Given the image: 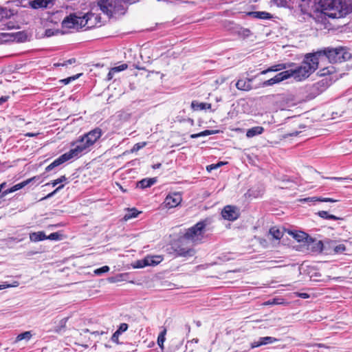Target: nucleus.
Returning a JSON list of instances; mask_svg holds the SVG:
<instances>
[{
	"label": "nucleus",
	"instance_id": "1",
	"mask_svg": "<svg viewBox=\"0 0 352 352\" xmlns=\"http://www.w3.org/2000/svg\"><path fill=\"white\" fill-rule=\"evenodd\" d=\"M319 8L332 19L346 16L352 12V4L344 0H317Z\"/></svg>",
	"mask_w": 352,
	"mask_h": 352
},
{
	"label": "nucleus",
	"instance_id": "2",
	"mask_svg": "<svg viewBox=\"0 0 352 352\" xmlns=\"http://www.w3.org/2000/svg\"><path fill=\"white\" fill-rule=\"evenodd\" d=\"M318 64L319 60L317 54L307 55L299 67L294 69H288L291 74L290 78L293 77L297 81L304 80L318 69Z\"/></svg>",
	"mask_w": 352,
	"mask_h": 352
},
{
	"label": "nucleus",
	"instance_id": "3",
	"mask_svg": "<svg viewBox=\"0 0 352 352\" xmlns=\"http://www.w3.org/2000/svg\"><path fill=\"white\" fill-rule=\"evenodd\" d=\"M209 222L210 221L207 218L198 221L186 230L183 239L190 241L194 244L200 243L204 239L206 228Z\"/></svg>",
	"mask_w": 352,
	"mask_h": 352
},
{
	"label": "nucleus",
	"instance_id": "4",
	"mask_svg": "<svg viewBox=\"0 0 352 352\" xmlns=\"http://www.w3.org/2000/svg\"><path fill=\"white\" fill-rule=\"evenodd\" d=\"M98 5L102 12L109 17L115 14H124L126 10L125 0H100Z\"/></svg>",
	"mask_w": 352,
	"mask_h": 352
},
{
	"label": "nucleus",
	"instance_id": "5",
	"mask_svg": "<svg viewBox=\"0 0 352 352\" xmlns=\"http://www.w3.org/2000/svg\"><path fill=\"white\" fill-rule=\"evenodd\" d=\"M102 135V130L97 127L89 133L85 134L78 140V144L74 148L76 152L80 154L94 145Z\"/></svg>",
	"mask_w": 352,
	"mask_h": 352
},
{
	"label": "nucleus",
	"instance_id": "6",
	"mask_svg": "<svg viewBox=\"0 0 352 352\" xmlns=\"http://www.w3.org/2000/svg\"><path fill=\"white\" fill-rule=\"evenodd\" d=\"M315 54H317L318 58L321 56H325L330 63H333L344 61L346 59V56H348L346 49L342 47L327 48L323 51L318 52Z\"/></svg>",
	"mask_w": 352,
	"mask_h": 352
},
{
	"label": "nucleus",
	"instance_id": "7",
	"mask_svg": "<svg viewBox=\"0 0 352 352\" xmlns=\"http://www.w3.org/2000/svg\"><path fill=\"white\" fill-rule=\"evenodd\" d=\"M79 156L78 153L74 148L70 149L68 152L61 155L60 157L54 160L50 164H49L45 170L46 171H50L54 168L56 166H60L64 162L69 161L74 157H78Z\"/></svg>",
	"mask_w": 352,
	"mask_h": 352
},
{
	"label": "nucleus",
	"instance_id": "8",
	"mask_svg": "<svg viewBox=\"0 0 352 352\" xmlns=\"http://www.w3.org/2000/svg\"><path fill=\"white\" fill-rule=\"evenodd\" d=\"M83 20L82 16H78L76 14H70L62 21V28L64 29L81 28Z\"/></svg>",
	"mask_w": 352,
	"mask_h": 352
},
{
	"label": "nucleus",
	"instance_id": "9",
	"mask_svg": "<svg viewBox=\"0 0 352 352\" xmlns=\"http://www.w3.org/2000/svg\"><path fill=\"white\" fill-rule=\"evenodd\" d=\"M173 251L177 256L190 257L195 255V250L187 246L183 240H180L173 247Z\"/></svg>",
	"mask_w": 352,
	"mask_h": 352
},
{
	"label": "nucleus",
	"instance_id": "10",
	"mask_svg": "<svg viewBox=\"0 0 352 352\" xmlns=\"http://www.w3.org/2000/svg\"><path fill=\"white\" fill-rule=\"evenodd\" d=\"M82 19H84L82 26L85 27L87 29L101 25V17L98 14L88 12L82 16Z\"/></svg>",
	"mask_w": 352,
	"mask_h": 352
},
{
	"label": "nucleus",
	"instance_id": "11",
	"mask_svg": "<svg viewBox=\"0 0 352 352\" xmlns=\"http://www.w3.org/2000/svg\"><path fill=\"white\" fill-rule=\"evenodd\" d=\"M221 215L224 219L234 221L239 217L240 213L236 206L228 205L223 208Z\"/></svg>",
	"mask_w": 352,
	"mask_h": 352
},
{
	"label": "nucleus",
	"instance_id": "12",
	"mask_svg": "<svg viewBox=\"0 0 352 352\" xmlns=\"http://www.w3.org/2000/svg\"><path fill=\"white\" fill-rule=\"evenodd\" d=\"M182 201V195L179 192H173L168 194L164 201V204L167 208H173L178 205Z\"/></svg>",
	"mask_w": 352,
	"mask_h": 352
},
{
	"label": "nucleus",
	"instance_id": "13",
	"mask_svg": "<svg viewBox=\"0 0 352 352\" xmlns=\"http://www.w3.org/2000/svg\"><path fill=\"white\" fill-rule=\"evenodd\" d=\"M37 178H38V177L35 176V177L29 178L26 180H24L21 183L16 184L14 185L12 187L8 188L6 190H4L3 191L0 190V198H3L8 194L14 192L16 190H19L23 188V187H25V186H27L28 184L31 183L32 181L36 180Z\"/></svg>",
	"mask_w": 352,
	"mask_h": 352
},
{
	"label": "nucleus",
	"instance_id": "14",
	"mask_svg": "<svg viewBox=\"0 0 352 352\" xmlns=\"http://www.w3.org/2000/svg\"><path fill=\"white\" fill-rule=\"evenodd\" d=\"M55 0H31L28 2L30 8L34 10L50 8L54 5Z\"/></svg>",
	"mask_w": 352,
	"mask_h": 352
},
{
	"label": "nucleus",
	"instance_id": "15",
	"mask_svg": "<svg viewBox=\"0 0 352 352\" xmlns=\"http://www.w3.org/2000/svg\"><path fill=\"white\" fill-rule=\"evenodd\" d=\"M311 17H312L314 19L316 23H320L324 25L327 24L328 17L327 13H326L325 11L322 10L321 9L320 10H318L317 9L314 12V14H311Z\"/></svg>",
	"mask_w": 352,
	"mask_h": 352
},
{
	"label": "nucleus",
	"instance_id": "16",
	"mask_svg": "<svg viewBox=\"0 0 352 352\" xmlns=\"http://www.w3.org/2000/svg\"><path fill=\"white\" fill-rule=\"evenodd\" d=\"M314 3L312 0H301L299 8L302 14L311 16V10L313 9Z\"/></svg>",
	"mask_w": 352,
	"mask_h": 352
},
{
	"label": "nucleus",
	"instance_id": "17",
	"mask_svg": "<svg viewBox=\"0 0 352 352\" xmlns=\"http://www.w3.org/2000/svg\"><path fill=\"white\" fill-rule=\"evenodd\" d=\"M162 260L163 258L161 256H147L142 261L143 265H140V267L154 266L161 263Z\"/></svg>",
	"mask_w": 352,
	"mask_h": 352
},
{
	"label": "nucleus",
	"instance_id": "18",
	"mask_svg": "<svg viewBox=\"0 0 352 352\" xmlns=\"http://www.w3.org/2000/svg\"><path fill=\"white\" fill-rule=\"evenodd\" d=\"M252 78L239 79L236 83V87L241 91H248L252 89L251 82Z\"/></svg>",
	"mask_w": 352,
	"mask_h": 352
},
{
	"label": "nucleus",
	"instance_id": "19",
	"mask_svg": "<svg viewBox=\"0 0 352 352\" xmlns=\"http://www.w3.org/2000/svg\"><path fill=\"white\" fill-rule=\"evenodd\" d=\"M248 14L253 18L260 19H271L272 18V15L265 11L250 12Z\"/></svg>",
	"mask_w": 352,
	"mask_h": 352
},
{
	"label": "nucleus",
	"instance_id": "20",
	"mask_svg": "<svg viewBox=\"0 0 352 352\" xmlns=\"http://www.w3.org/2000/svg\"><path fill=\"white\" fill-rule=\"evenodd\" d=\"M191 108L193 110H204V109L210 110L212 108V104L210 103L198 102L196 100H193L191 102Z\"/></svg>",
	"mask_w": 352,
	"mask_h": 352
},
{
	"label": "nucleus",
	"instance_id": "21",
	"mask_svg": "<svg viewBox=\"0 0 352 352\" xmlns=\"http://www.w3.org/2000/svg\"><path fill=\"white\" fill-rule=\"evenodd\" d=\"M264 132L263 126H256L249 129L246 132V137L248 138H253L256 135H261Z\"/></svg>",
	"mask_w": 352,
	"mask_h": 352
},
{
	"label": "nucleus",
	"instance_id": "22",
	"mask_svg": "<svg viewBox=\"0 0 352 352\" xmlns=\"http://www.w3.org/2000/svg\"><path fill=\"white\" fill-rule=\"evenodd\" d=\"M156 182H157V179L155 177H153V178H144V179L140 180L138 183L137 186L140 187V188L144 189V188H146L151 187L154 184H155Z\"/></svg>",
	"mask_w": 352,
	"mask_h": 352
},
{
	"label": "nucleus",
	"instance_id": "23",
	"mask_svg": "<svg viewBox=\"0 0 352 352\" xmlns=\"http://www.w3.org/2000/svg\"><path fill=\"white\" fill-rule=\"evenodd\" d=\"M275 341H276V339L273 337L267 336V337L261 338L259 339L258 342L254 343V344L252 345V347L253 348L258 347L261 345L271 344V343L274 342Z\"/></svg>",
	"mask_w": 352,
	"mask_h": 352
},
{
	"label": "nucleus",
	"instance_id": "24",
	"mask_svg": "<svg viewBox=\"0 0 352 352\" xmlns=\"http://www.w3.org/2000/svg\"><path fill=\"white\" fill-rule=\"evenodd\" d=\"M30 239L32 241L38 242L47 239V236L43 231L32 232L30 234Z\"/></svg>",
	"mask_w": 352,
	"mask_h": 352
},
{
	"label": "nucleus",
	"instance_id": "25",
	"mask_svg": "<svg viewBox=\"0 0 352 352\" xmlns=\"http://www.w3.org/2000/svg\"><path fill=\"white\" fill-rule=\"evenodd\" d=\"M290 74L288 70H285L277 74L275 76L273 77L275 83H279L285 80H287L290 78Z\"/></svg>",
	"mask_w": 352,
	"mask_h": 352
},
{
	"label": "nucleus",
	"instance_id": "26",
	"mask_svg": "<svg viewBox=\"0 0 352 352\" xmlns=\"http://www.w3.org/2000/svg\"><path fill=\"white\" fill-rule=\"evenodd\" d=\"M141 212L138 211L136 208H128L126 213L124 214L123 219L128 221L131 219L135 218Z\"/></svg>",
	"mask_w": 352,
	"mask_h": 352
},
{
	"label": "nucleus",
	"instance_id": "27",
	"mask_svg": "<svg viewBox=\"0 0 352 352\" xmlns=\"http://www.w3.org/2000/svg\"><path fill=\"white\" fill-rule=\"evenodd\" d=\"M302 201H321V202H335L336 200H334L332 198L329 197H307L303 199H301Z\"/></svg>",
	"mask_w": 352,
	"mask_h": 352
},
{
	"label": "nucleus",
	"instance_id": "28",
	"mask_svg": "<svg viewBox=\"0 0 352 352\" xmlns=\"http://www.w3.org/2000/svg\"><path fill=\"white\" fill-rule=\"evenodd\" d=\"M32 337V332L30 331H25L23 333H21L19 334L14 340V343H17L23 340H25L26 341L30 340Z\"/></svg>",
	"mask_w": 352,
	"mask_h": 352
},
{
	"label": "nucleus",
	"instance_id": "29",
	"mask_svg": "<svg viewBox=\"0 0 352 352\" xmlns=\"http://www.w3.org/2000/svg\"><path fill=\"white\" fill-rule=\"evenodd\" d=\"M167 330L165 327H164L163 330L160 332L157 337V344L158 346L163 349H164V343L165 342V336L166 334Z\"/></svg>",
	"mask_w": 352,
	"mask_h": 352
},
{
	"label": "nucleus",
	"instance_id": "30",
	"mask_svg": "<svg viewBox=\"0 0 352 352\" xmlns=\"http://www.w3.org/2000/svg\"><path fill=\"white\" fill-rule=\"evenodd\" d=\"M13 15L11 10L0 7V21L3 19H8Z\"/></svg>",
	"mask_w": 352,
	"mask_h": 352
},
{
	"label": "nucleus",
	"instance_id": "31",
	"mask_svg": "<svg viewBox=\"0 0 352 352\" xmlns=\"http://www.w3.org/2000/svg\"><path fill=\"white\" fill-rule=\"evenodd\" d=\"M270 233L276 239H280L283 236V233L276 227L271 228Z\"/></svg>",
	"mask_w": 352,
	"mask_h": 352
},
{
	"label": "nucleus",
	"instance_id": "32",
	"mask_svg": "<svg viewBox=\"0 0 352 352\" xmlns=\"http://www.w3.org/2000/svg\"><path fill=\"white\" fill-rule=\"evenodd\" d=\"M323 249V243L320 241H314L311 250L314 252H320Z\"/></svg>",
	"mask_w": 352,
	"mask_h": 352
},
{
	"label": "nucleus",
	"instance_id": "33",
	"mask_svg": "<svg viewBox=\"0 0 352 352\" xmlns=\"http://www.w3.org/2000/svg\"><path fill=\"white\" fill-rule=\"evenodd\" d=\"M214 133V132L213 131L205 130L199 133H194V134L190 135V138L192 139H195V138H197L199 137L206 136V135H212Z\"/></svg>",
	"mask_w": 352,
	"mask_h": 352
},
{
	"label": "nucleus",
	"instance_id": "34",
	"mask_svg": "<svg viewBox=\"0 0 352 352\" xmlns=\"http://www.w3.org/2000/svg\"><path fill=\"white\" fill-rule=\"evenodd\" d=\"M81 75H82V74H78L76 75H74V76H70V77H68V78H66L64 79H61V80H60L59 82L63 83V85H67L69 82H71L72 81L78 79Z\"/></svg>",
	"mask_w": 352,
	"mask_h": 352
},
{
	"label": "nucleus",
	"instance_id": "35",
	"mask_svg": "<svg viewBox=\"0 0 352 352\" xmlns=\"http://www.w3.org/2000/svg\"><path fill=\"white\" fill-rule=\"evenodd\" d=\"M226 164L227 162H219L217 164H212L206 166V170L207 171L210 172L211 170L220 168L221 166Z\"/></svg>",
	"mask_w": 352,
	"mask_h": 352
},
{
	"label": "nucleus",
	"instance_id": "36",
	"mask_svg": "<svg viewBox=\"0 0 352 352\" xmlns=\"http://www.w3.org/2000/svg\"><path fill=\"white\" fill-rule=\"evenodd\" d=\"M66 180H67V177H65V175H62L59 178L52 181L50 183L46 184V186L52 184L53 186H55L58 184L65 182Z\"/></svg>",
	"mask_w": 352,
	"mask_h": 352
},
{
	"label": "nucleus",
	"instance_id": "37",
	"mask_svg": "<svg viewBox=\"0 0 352 352\" xmlns=\"http://www.w3.org/2000/svg\"><path fill=\"white\" fill-rule=\"evenodd\" d=\"M146 145V142H145L136 143L135 144H134V146L131 148V153L137 152L139 150H140L141 148H142L143 147H144Z\"/></svg>",
	"mask_w": 352,
	"mask_h": 352
},
{
	"label": "nucleus",
	"instance_id": "38",
	"mask_svg": "<svg viewBox=\"0 0 352 352\" xmlns=\"http://www.w3.org/2000/svg\"><path fill=\"white\" fill-rule=\"evenodd\" d=\"M128 68V65L126 63H123L119 66L112 67L113 72L115 73L124 71Z\"/></svg>",
	"mask_w": 352,
	"mask_h": 352
},
{
	"label": "nucleus",
	"instance_id": "39",
	"mask_svg": "<svg viewBox=\"0 0 352 352\" xmlns=\"http://www.w3.org/2000/svg\"><path fill=\"white\" fill-rule=\"evenodd\" d=\"M109 267L107 266V265H105V266H103L102 267H100L98 269H96L94 272L97 275H100L103 273H106L107 272H109Z\"/></svg>",
	"mask_w": 352,
	"mask_h": 352
},
{
	"label": "nucleus",
	"instance_id": "40",
	"mask_svg": "<svg viewBox=\"0 0 352 352\" xmlns=\"http://www.w3.org/2000/svg\"><path fill=\"white\" fill-rule=\"evenodd\" d=\"M47 239L57 241L60 239V234L58 232L51 233L49 236H47Z\"/></svg>",
	"mask_w": 352,
	"mask_h": 352
},
{
	"label": "nucleus",
	"instance_id": "41",
	"mask_svg": "<svg viewBox=\"0 0 352 352\" xmlns=\"http://www.w3.org/2000/svg\"><path fill=\"white\" fill-rule=\"evenodd\" d=\"M278 72V68L276 67V65H272V66L268 67L267 69L261 71L260 74L262 75H264V74H266L268 72Z\"/></svg>",
	"mask_w": 352,
	"mask_h": 352
},
{
	"label": "nucleus",
	"instance_id": "42",
	"mask_svg": "<svg viewBox=\"0 0 352 352\" xmlns=\"http://www.w3.org/2000/svg\"><path fill=\"white\" fill-rule=\"evenodd\" d=\"M121 335L120 333H119L117 330L113 333V334L112 335L111 338V340L113 342L116 343V344H118L119 343V337Z\"/></svg>",
	"mask_w": 352,
	"mask_h": 352
},
{
	"label": "nucleus",
	"instance_id": "43",
	"mask_svg": "<svg viewBox=\"0 0 352 352\" xmlns=\"http://www.w3.org/2000/svg\"><path fill=\"white\" fill-rule=\"evenodd\" d=\"M346 250V246L344 244H339L334 248L335 253H341Z\"/></svg>",
	"mask_w": 352,
	"mask_h": 352
},
{
	"label": "nucleus",
	"instance_id": "44",
	"mask_svg": "<svg viewBox=\"0 0 352 352\" xmlns=\"http://www.w3.org/2000/svg\"><path fill=\"white\" fill-rule=\"evenodd\" d=\"M333 67H325V68H323L321 71H320V75L321 76H324V75H327V74H331L333 73Z\"/></svg>",
	"mask_w": 352,
	"mask_h": 352
},
{
	"label": "nucleus",
	"instance_id": "45",
	"mask_svg": "<svg viewBox=\"0 0 352 352\" xmlns=\"http://www.w3.org/2000/svg\"><path fill=\"white\" fill-rule=\"evenodd\" d=\"M128 327L129 326L126 323H121L117 331L122 334L128 329Z\"/></svg>",
	"mask_w": 352,
	"mask_h": 352
},
{
	"label": "nucleus",
	"instance_id": "46",
	"mask_svg": "<svg viewBox=\"0 0 352 352\" xmlns=\"http://www.w3.org/2000/svg\"><path fill=\"white\" fill-rule=\"evenodd\" d=\"M276 84L275 82H274V80L273 78L269 79V80H267L264 82H262L261 84V86L263 87H268V86H272L273 85Z\"/></svg>",
	"mask_w": 352,
	"mask_h": 352
},
{
	"label": "nucleus",
	"instance_id": "47",
	"mask_svg": "<svg viewBox=\"0 0 352 352\" xmlns=\"http://www.w3.org/2000/svg\"><path fill=\"white\" fill-rule=\"evenodd\" d=\"M292 65H294V63H292L290 65H287V63H280V64H277L276 67L278 68V71H280V70L287 69L288 67H290Z\"/></svg>",
	"mask_w": 352,
	"mask_h": 352
},
{
	"label": "nucleus",
	"instance_id": "48",
	"mask_svg": "<svg viewBox=\"0 0 352 352\" xmlns=\"http://www.w3.org/2000/svg\"><path fill=\"white\" fill-rule=\"evenodd\" d=\"M318 214L320 217L322 218V219H329V214L328 213L327 211H324V210H322V211H319L318 212Z\"/></svg>",
	"mask_w": 352,
	"mask_h": 352
},
{
	"label": "nucleus",
	"instance_id": "49",
	"mask_svg": "<svg viewBox=\"0 0 352 352\" xmlns=\"http://www.w3.org/2000/svg\"><path fill=\"white\" fill-rule=\"evenodd\" d=\"M76 63V58H70L67 60H65L64 61L63 63H62L61 65L63 67V66H67L68 65H71V64H73Z\"/></svg>",
	"mask_w": 352,
	"mask_h": 352
},
{
	"label": "nucleus",
	"instance_id": "50",
	"mask_svg": "<svg viewBox=\"0 0 352 352\" xmlns=\"http://www.w3.org/2000/svg\"><path fill=\"white\" fill-rule=\"evenodd\" d=\"M64 187V185L62 184L59 186L58 188H56L53 192L48 194L45 198H49L53 196L56 192H58L59 190L62 189Z\"/></svg>",
	"mask_w": 352,
	"mask_h": 352
},
{
	"label": "nucleus",
	"instance_id": "51",
	"mask_svg": "<svg viewBox=\"0 0 352 352\" xmlns=\"http://www.w3.org/2000/svg\"><path fill=\"white\" fill-rule=\"evenodd\" d=\"M297 296L304 299L309 298V295L307 293H297Z\"/></svg>",
	"mask_w": 352,
	"mask_h": 352
},
{
	"label": "nucleus",
	"instance_id": "52",
	"mask_svg": "<svg viewBox=\"0 0 352 352\" xmlns=\"http://www.w3.org/2000/svg\"><path fill=\"white\" fill-rule=\"evenodd\" d=\"M115 74V72H113V69H111L107 74V79L111 80Z\"/></svg>",
	"mask_w": 352,
	"mask_h": 352
},
{
	"label": "nucleus",
	"instance_id": "53",
	"mask_svg": "<svg viewBox=\"0 0 352 352\" xmlns=\"http://www.w3.org/2000/svg\"><path fill=\"white\" fill-rule=\"evenodd\" d=\"M327 179H332V180H336V181H341V180L349 179V178H343V177H327Z\"/></svg>",
	"mask_w": 352,
	"mask_h": 352
},
{
	"label": "nucleus",
	"instance_id": "54",
	"mask_svg": "<svg viewBox=\"0 0 352 352\" xmlns=\"http://www.w3.org/2000/svg\"><path fill=\"white\" fill-rule=\"evenodd\" d=\"M8 99V96H2L0 97V105L6 102Z\"/></svg>",
	"mask_w": 352,
	"mask_h": 352
},
{
	"label": "nucleus",
	"instance_id": "55",
	"mask_svg": "<svg viewBox=\"0 0 352 352\" xmlns=\"http://www.w3.org/2000/svg\"><path fill=\"white\" fill-rule=\"evenodd\" d=\"M329 219H333V220H340V219H343L342 218H340V217H338L333 214H330L329 217Z\"/></svg>",
	"mask_w": 352,
	"mask_h": 352
},
{
	"label": "nucleus",
	"instance_id": "56",
	"mask_svg": "<svg viewBox=\"0 0 352 352\" xmlns=\"http://www.w3.org/2000/svg\"><path fill=\"white\" fill-rule=\"evenodd\" d=\"M7 185V183L6 182H3L0 184V190L1 191H3V190L5 188V187Z\"/></svg>",
	"mask_w": 352,
	"mask_h": 352
},
{
	"label": "nucleus",
	"instance_id": "57",
	"mask_svg": "<svg viewBox=\"0 0 352 352\" xmlns=\"http://www.w3.org/2000/svg\"><path fill=\"white\" fill-rule=\"evenodd\" d=\"M315 345L319 348H328L324 344L322 343L316 344Z\"/></svg>",
	"mask_w": 352,
	"mask_h": 352
},
{
	"label": "nucleus",
	"instance_id": "58",
	"mask_svg": "<svg viewBox=\"0 0 352 352\" xmlns=\"http://www.w3.org/2000/svg\"><path fill=\"white\" fill-rule=\"evenodd\" d=\"M25 135L28 137H34L36 135V134L33 133H28L25 134Z\"/></svg>",
	"mask_w": 352,
	"mask_h": 352
},
{
	"label": "nucleus",
	"instance_id": "59",
	"mask_svg": "<svg viewBox=\"0 0 352 352\" xmlns=\"http://www.w3.org/2000/svg\"><path fill=\"white\" fill-rule=\"evenodd\" d=\"M243 33L248 35L250 33V30L249 29H243Z\"/></svg>",
	"mask_w": 352,
	"mask_h": 352
},
{
	"label": "nucleus",
	"instance_id": "60",
	"mask_svg": "<svg viewBox=\"0 0 352 352\" xmlns=\"http://www.w3.org/2000/svg\"><path fill=\"white\" fill-rule=\"evenodd\" d=\"M275 300H275V299H274V300H273V302H270V301H269V302H268V304H270V305H273V304H279V302H276Z\"/></svg>",
	"mask_w": 352,
	"mask_h": 352
},
{
	"label": "nucleus",
	"instance_id": "61",
	"mask_svg": "<svg viewBox=\"0 0 352 352\" xmlns=\"http://www.w3.org/2000/svg\"><path fill=\"white\" fill-rule=\"evenodd\" d=\"M61 64H62V63H55L54 65L55 67H60V66H62V65H61Z\"/></svg>",
	"mask_w": 352,
	"mask_h": 352
},
{
	"label": "nucleus",
	"instance_id": "62",
	"mask_svg": "<svg viewBox=\"0 0 352 352\" xmlns=\"http://www.w3.org/2000/svg\"><path fill=\"white\" fill-rule=\"evenodd\" d=\"M5 288V286L3 285H0V290Z\"/></svg>",
	"mask_w": 352,
	"mask_h": 352
}]
</instances>
